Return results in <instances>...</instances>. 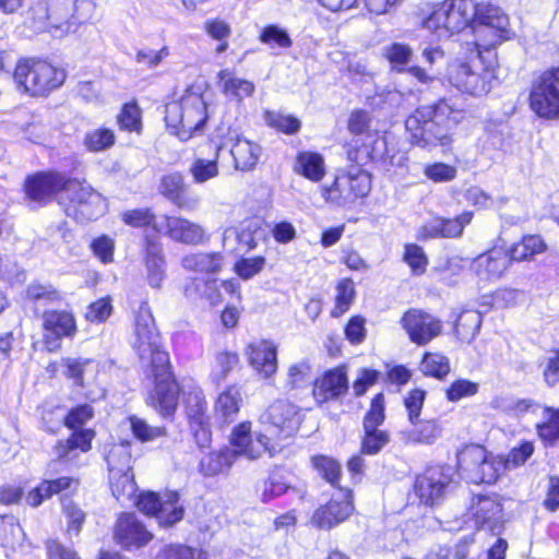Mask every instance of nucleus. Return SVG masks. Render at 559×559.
Instances as JSON below:
<instances>
[{
	"label": "nucleus",
	"instance_id": "5",
	"mask_svg": "<svg viewBox=\"0 0 559 559\" xmlns=\"http://www.w3.org/2000/svg\"><path fill=\"white\" fill-rule=\"evenodd\" d=\"M14 79L25 92L37 96L60 87L66 80V72L46 60L24 59L17 63Z\"/></svg>",
	"mask_w": 559,
	"mask_h": 559
},
{
	"label": "nucleus",
	"instance_id": "42",
	"mask_svg": "<svg viewBox=\"0 0 559 559\" xmlns=\"http://www.w3.org/2000/svg\"><path fill=\"white\" fill-rule=\"evenodd\" d=\"M547 246L539 235H526L521 241L514 243L509 252L512 261L521 262L533 259L546 250Z\"/></svg>",
	"mask_w": 559,
	"mask_h": 559
},
{
	"label": "nucleus",
	"instance_id": "30",
	"mask_svg": "<svg viewBox=\"0 0 559 559\" xmlns=\"http://www.w3.org/2000/svg\"><path fill=\"white\" fill-rule=\"evenodd\" d=\"M183 122L179 136L189 139L193 133L201 131L206 121V106L203 98L197 94L182 97Z\"/></svg>",
	"mask_w": 559,
	"mask_h": 559
},
{
	"label": "nucleus",
	"instance_id": "29",
	"mask_svg": "<svg viewBox=\"0 0 559 559\" xmlns=\"http://www.w3.org/2000/svg\"><path fill=\"white\" fill-rule=\"evenodd\" d=\"M159 192L183 210H194L199 204V198L189 193L188 186L179 173L165 175L160 180Z\"/></svg>",
	"mask_w": 559,
	"mask_h": 559
},
{
	"label": "nucleus",
	"instance_id": "3",
	"mask_svg": "<svg viewBox=\"0 0 559 559\" xmlns=\"http://www.w3.org/2000/svg\"><path fill=\"white\" fill-rule=\"evenodd\" d=\"M474 12L472 28L477 48L488 50L514 37L509 16L499 7L474 1Z\"/></svg>",
	"mask_w": 559,
	"mask_h": 559
},
{
	"label": "nucleus",
	"instance_id": "28",
	"mask_svg": "<svg viewBox=\"0 0 559 559\" xmlns=\"http://www.w3.org/2000/svg\"><path fill=\"white\" fill-rule=\"evenodd\" d=\"M144 264L150 286L159 288L165 278L166 260L163 243L156 235L145 237Z\"/></svg>",
	"mask_w": 559,
	"mask_h": 559
},
{
	"label": "nucleus",
	"instance_id": "57",
	"mask_svg": "<svg viewBox=\"0 0 559 559\" xmlns=\"http://www.w3.org/2000/svg\"><path fill=\"white\" fill-rule=\"evenodd\" d=\"M336 290L335 307L331 311V314L335 318L341 317L349 309L355 295L354 284L350 280L340 282Z\"/></svg>",
	"mask_w": 559,
	"mask_h": 559
},
{
	"label": "nucleus",
	"instance_id": "55",
	"mask_svg": "<svg viewBox=\"0 0 559 559\" xmlns=\"http://www.w3.org/2000/svg\"><path fill=\"white\" fill-rule=\"evenodd\" d=\"M361 452L369 455L379 453L390 441V435L379 428L364 429Z\"/></svg>",
	"mask_w": 559,
	"mask_h": 559
},
{
	"label": "nucleus",
	"instance_id": "10",
	"mask_svg": "<svg viewBox=\"0 0 559 559\" xmlns=\"http://www.w3.org/2000/svg\"><path fill=\"white\" fill-rule=\"evenodd\" d=\"M528 105L542 119H559V67L546 69L533 78Z\"/></svg>",
	"mask_w": 559,
	"mask_h": 559
},
{
	"label": "nucleus",
	"instance_id": "25",
	"mask_svg": "<svg viewBox=\"0 0 559 559\" xmlns=\"http://www.w3.org/2000/svg\"><path fill=\"white\" fill-rule=\"evenodd\" d=\"M347 391V373L343 367H337L325 371L316 380L312 393L316 401L322 404L342 397Z\"/></svg>",
	"mask_w": 559,
	"mask_h": 559
},
{
	"label": "nucleus",
	"instance_id": "34",
	"mask_svg": "<svg viewBox=\"0 0 559 559\" xmlns=\"http://www.w3.org/2000/svg\"><path fill=\"white\" fill-rule=\"evenodd\" d=\"M511 261L512 260L506 250L495 248L484 254H480L474 261V266L480 276L497 278L508 270Z\"/></svg>",
	"mask_w": 559,
	"mask_h": 559
},
{
	"label": "nucleus",
	"instance_id": "58",
	"mask_svg": "<svg viewBox=\"0 0 559 559\" xmlns=\"http://www.w3.org/2000/svg\"><path fill=\"white\" fill-rule=\"evenodd\" d=\"M122 221L132 227L152 226L155 231H160L155 215L150 209H135L122 213Z\"/></svg>",
	"mask_w": 559,
	"mask_h": 559
},
{
	"label": "nucleus",
	"instance_id": "4",
	"mask_svg": "<svg viewBox=\"0 0 559 559\" xmlns=\"http://www.w3.org/2000/svg\"><path fill=\"white\" fill-rule=\"evenodd\" d=\"M473 19L474 0H444L423 21V27L442 39L472 27Z\"/></svg>",
	"mask_w": 559,
	"mask_h": 559
},
{
	"label": "nucleus",
	"instance_id": "8",
	"mask_svg": "<svg viewBox=\"0 0 559 559\" xmlns=\"http://www.w3.org/2000/svg\"><path fill=\"white\" fill-rule=\"evenodd\" d=\"M370 189V176L357 167L340 170L331 185L320 187L325 202L338 207L353 205L358 199L365 198Z\"/></svg>",
	"mask_w": 559,
	"mask_h": 559
},
{
	"label": "nucleus",
	"instance_id": "36",
	"mask_svg": "<svg viewBox=\"0 0 559 559\" xmlns=\"http://www.w3.org/2000/svg\"><path fill=\"white\" fill-rule=\"evenodd\" d=\"M294 171L312 182H319L326 173L324 158L316 152H300L296 156Z\"/></svg>",
	"mask_w": 559,
	"mask_h": 559
},
{
	"label": "nucleus",
	"instance_id": "1",
	"mask_svg": "<svg viewBox=\"0 0 559 559\" xmlns=\"http://www.w3.org/2000/svg\"><path fill=\"white\" fill-rule=\"evenodd\" d=\"M260 423L263 431L257 433L255 438L251 433L250 421L237 425L231 432V442L249 460L259 459L265 453L274 456L280 452L281 442L290 438L299 427L298 407L286 400L275 401L261 415Z\"/></svg>",
	"mask_w": 559,
	"mask_h": 559
},
{
	"label": "nucleus",
	"instance_id": "35",
	"mask_svg": "<svg viewBox=\"0 0 559 559\" xmlns=\"http://www.w3.org/2000/svg\"><path fill=\"white\" fill-rule=\"evenodd\" d=\"M230 154L234 158L235 168L238 170H251L258 163L261 155V147L240 135L233 140Z\"/></svg>",
	"mask_w": 559,
	"mask_h": 559
},
{
	"label": "nucleus",
	"instance_id": "54",
	"mask_svg": "<svg viewBox=\"0 0 559 559\" xmlns=\"http://www.w3.org/2000/svg\"><path fill=\"white\" fill-rule=\"evenodd\" d=\"M259 40L271 48H289L293 40L289 34L277 25H267L260 33Z\"/></svg>",
	"mask_w": 559,
	"mask_h": 559
},
{
	"label": "nucleus",
	"instance_id": "39",
	"mask_svg": "<svg viewBox=\"0 0 559 559\" xmlns=\"http://www.w3.org/2000/svg\"><path fill=\"white\" fill-rule=\"evenodd\" d=\"M108 478L111 493L121 504L134 501L138 486L133 473L108 474Z\"/></svg>",
	"mask_w": 559,
	"mask_h": 559
},
{
	"label": "nucleus",
	"instance_id": "16",
	"mask_svg": "<svg viewBox=\"0 0 559 559\" xmlns=\"http://www.w3.org/2000/svg\"><path fill=\"white\" fill-rule=\"evenodd\" d=\"M151 369L155 379V388L150 395L151 405L163 416L171 415L178 404V384L169 370V362Z\"/></svg>",
	"mask_w": 559,
	"mask_h": 559
},
{
	"label": "nucleus",
	"instance_id": "32",
	"mask_svg": "<svg viewBox=\"0 0 559 559\" xmlns=\"http://www.w3.org/2000/svg\"><path fill=\"white\" fill-rule=\"evenodd\" d=\"M412 427L401 431V440L405 444H433L442 435V426L438 419L416 420Z\"/></svg>",
	"mask_w": 559,
	"mask_h": 559
},
{
	"label": "nucleus",
	"instance_id": "56",
	"mask_svg": "<svg viewBox=\"0 0 559 559\" xmlns=\"http://www.w3.org/2000/svg\"><path fill=\"white\" fill-rule=\"evenodd\" d=\"M114 143V132L106 128L92 130L84 136V145L91 152L105 151L111 147Z\"/></svg>",
	"mask_w": 559,
	"mask_h": 559
},
{
	"label": "nucleus",
	"instance_id": "31",
	"mask_svg": "<svg viewBox=\"0 0 559 559\" xmlns=\"http://www.w3.org/2000/svg\"><path fill=\"white\" fill-rule=\"evenodd\" d=\"M247 355L250 365L264 378H269L276 372V346L272 342L260 340L250 344Z\"/></svg>",
	"mask_w": 559,
	"mask_h": 559
},
{
	"label": "nucleus",
	"instance_id": "49",
	"mask_svg": "<svg viewBox=\"0 0 559 559\" xmlns=\"http://www.w3.org/2000/svg\"><path fill=\"white\" fill-rule=\"evenodd\" d=\"M289 489H292L294 491H298L300 498L304 497L305 489L296 490L295 487H293L290 485V483L286 481L284 475H282L280 473H273L270 475L269 479L264 483V488L261 493V497L264 502H267L271 499L285 493Z\"/></svg>",
	"mask_w": 559,
	"mask_h": 559
},
{
	"label": "nucleus",
	"instance_id": "2",
	"mask_svg": "<svg viewBox=\"0 0 559 559\" xmlns=\"http://www.w3.org/2000/svg\"><path fill=\"white\" fill-rule=\"evenodd\" d=\"M465 117L463 108L452 99L442 98L438 103L420 106L405 121L411 142L423 148L438 145L445 146L451 142V130Z\"/></svg>",
	"mask_w": 559,
	"mask_h": 559
},
{
	"label": "nucleus",
	"instance_id": "15",
	"mask_svg": "<svg viewBox=\"0 0 559 559\" xmlns=\"http://www.w3.org/2000/svg\"><path fill=\"white\" fill-rule=\"evenodd\" d=\"M401 324L409 340L419 345H426L442 332L439 318L420 309H409L401 318Z\"/></svg>",
	"mask_w": 559,
	"mask_h": 559
},
{
	"label": "nucleus",
	"instance_id": "47",
	"mask_svg": "<svg viewBox=\"0 0 559 559\" xmlns=\"http://www.w3.org/2000/svg\"><path fill=\"white\" fill-rule=\"evenodd\" d=\"M26 297L31 301L43 305H55L62 301L61 294L49 284L32 283L26 288Z\"/></svg>",
	"mask_w": 559,
	"mask_h": 559
},
{
	"label": "nucleus",
	"instance_id": "12",
	"mask_svg": "<svg viewBox=\"0 0 559 559\" xmlns=\"http://www.w3.org/2000/svg\"><path fill=\"white\" fill-rule=\"evenodd\" d=\"M139 510L146 515L154 516L163 527H170L182 520L185 509L179 502V495L176 491H168L164 495L144 492L134 501Z\"/></svg>",
	"mask_w": 559,
	"mask_h": 559
},
{
	"label": "nucleus",
	"instance_id": "64",
	"mask_svg": "<svg viewBox=\"0 0 559 559\" xmlns=\"http://www.w3.org/2000/svg\"><path fill=\"white\" fill-rule=\"evenodd\" d=\"M238 355L231 352H221L215 356V366L213 368V377L217 381L226 378L227 373L238 364Z\"/></svg>",
	"mask_w": 559,
	"mask_h": 559
},
{
	"label": "nucleus",
	"instance_id": "61",
	"mask_svg": "<svg viewBox=\"0 0 559 559\" xmlns=\"http://www.w3.org/2000/svg\"><path fill=\"white\" fill-rule=\"evenodd\" d=\"M265 266V258L257 255L252 258H241L234 265L236 274L247 281L259 274Z\"/></svg>",
	"mask_w": 559,
	"mask_h": 559
},
{
	"label": "nucleus",
	"instance_id": "17",
	"mask_svg": "<svg viewBox=\"0 0 559 559\" xmlns=\"http://www.w3.org/2000/svg\"><path fill=\"white\" fill-rule=\"evenodd\" d=\"M262 238L263 230L259 222L247 219L224 230L223 247L230 253L243 254L254 249Z\"/></svg>",
	"mask_w": 559,
	"mask_h": 559
},
{
	"label": "nucleus",
	"instance_id": "27",
	"mask_svg": "<svg viewBox=\"0 0 559 559\" xmlns=\"http://www.w3.org/2000/svg\"><path fill=\"white\" fill-rule=\"evenodd\" d=\"M186 409L197 443L206 447L211 441V430L204 397L199 393L190 394Z\"/></svg>",
	"mask_w": 559,
	"mask_h": 559
},
{
	"label": "nucleus",
	"instance_id": "44",
	"mask_svg": "<svg viewBox=\"0 0 559 559\" xmlns=\"http://www.w3.org/2000/svg\"><path fill=\"white\" fill-rule=\"evenodd\" d=\"M155 559H209L207 552L199 547L181 543L164 545L157 551Z\"/></svg>",
	"mask_w": 559,
	"mask_h": 559
},
{
	"label": "nucleus",
	"instance_id": "40",
	"mask_svg": "<svg viewBox=\"0 0 559 559\" xmlns=\"http://www.w3.org/2000/svg\"><path fill=\"white\" fill-rule=\"evenodd\" d=\"M106 461L108 474L132 473L131 442L122 441L114 444L106 456Z\"/></svg>",
	"mask_w": 559,
	"mask_h": 559
},
{
	"label": "nucleus",
	"instance_id": "21",
	"mask_svg": "<svg viewBox=\"0 0 559 559\" xmlns=\"http://www.w3.org/2000/svg\"><path fill=\"white\" fill-rule=\"evenodd\" d=\"M58 457L56 456L55 460H52L47 467L46 476L48 478L44 479L37 487L32 489L27 496H26V502L31 507H38L43 503L45 499L51 498L53 495H58L62 491H66L70 489L73 485L78 484V480L73 477L62 476L57 477L55 476L59 472V467L72 463L73 461H61L59 464L55 465L52 467V474L50 473V464L55 461H57Z\"/></svg>",
	"mask_w": 559,
	"mask_h": 559
},
{
	"label": "nucleus",
	"instance_id": "53",
	"mask_svg": "<svg viewBox=\"0 0 559 559\" xmlns=\"http://www.w3.org/2000/svg\"><path fill=\"white\" fill-rule=\"evenodd\" d=\"M221 147L216 148L215 159L197 158L191 167L190 173L194 182L203 183L218 175L217 156Z\"/></svg>",
	"mask_w": 559,
	"mask_h": 559
},
{
	"label": "nucleus",
	"instance_id": "60",
	"mask_svg": "<svg viewBox=\"0 0 559 559\" xmlns=\"http://www.w3.org/2000/svg\"><path fill=\"white\" fill-rule=\"evenodd\" d=\"M403 259L414 274L420 275L425 273L428 265V258L420 246L415 243L405 245Z\"/></svg>",
	"mask_w": 559,
	"mask_h": 559
},
{
	"label": "nucleus",
	"instance_id": "38",
	"mask_svg": "<svg viewBox=\"0 0 559 559\" xmlns=\"http://www.w3.org/2000/svg\"><path fill=\"white\" fill-rule=\"evenodd\" d=\"M223 257L218 252H193L181 259V266L187 271L217 273L222 269Z\"/></svg>",
	"mask_w": 559,
	"mask_h": 559
},
{
	"label": "nucleus",
	"instance_id": "41",
	"mask_svg": "<svg viewBox=\"0 0 559 559\" xmlns=\"http://www.w3.org/2000/svg\"><path fill=\"white\" fill-rule=\"evenodd\" d=\"M218 79L223 83L224 93L238 102L251 96L254 92V84L252 82L236 78L227 69L219 71Z\"/></svg>",
	"mask_w": 559,
	"mask_h": 559
},
{
	"label": "nucleus",
	"instance_id": "45",
	"mask_svg": "<svg viewBox=\"0 0 559 559\" xmlns=\"http://www.w3.org/2000/svg\"><path fill=\"white\" fill-rule=\"evenodd\" d=\"M481 325V316L478 311H463L455 322V333L465 343H471L477 335Z\"/></svg>",
	"mask_w": 559,
	"mask_h": 559
},
{
	"label": "nucleus",
	"instance_id": "6",
	"mask_svg": "<svg viewBox=\"0 0 559 559\" xmlns=\"http://www.w3.org/2000/svg\"><path fill=\"white\" fill-rule=\"evenodd\" d=\"M59 204L67 216L82 224L97 219L107 210L106 201L100 193L75 179L68 182L67 193L59 197Z\"/></svg>",
	"mask_w": 559,
	"mask_h": 559
},
{
	"label": "nucleus",
	"instance_id": "46",
	"mask_svg": "<svg viewBox=\"0 0 559 559\" xmlns=\"http://www.w3.org/2000/svg\"><path fill=\"white\" fill-rule=\"evenodd\" d=\"M313 468L333 487L340 490L338 481L342 474L340 463L326 455H316L311 459Z\"/></svg>",
	"mask_w": 559,
	"mask_h": 559
},
{
	"label": "nucleus",
	"instance_id": "43",
	"mask_svg": "<svg viewBox=\"0 0 559 559\" xmlns=\"http://www.w3.org/2000/svg\"><path fill=\"white\" fill-rule=\"evenodd\" d=\"M25 540V533L17 519L13 515L0 516V545L5 548L16 549Z\"/></svg>",
	"mask_w": 559,
	"mask_h": 559
},
{
	"label": "nucleus",
	"instance_id": "52",
	"mask_svg": "<svg viewBox=\"0 0 559 559\" xmlns=\"http://www.w3.org/2000/svg\"><path fill=\"white\" fill-rule=\"evenodd\" d=\"M264 120L267 126L287 134L297 133L300 129V121L296 117L278 111L266 110Z\"/></svg>",
	"mask_w": 559,
	"mask_h": 559
},
{
	"label": "nucleus",
	"instance_id": "9",
	"mask_svg": "<svg viewBox=\"0 0 559 559\" xmlns=\"http://www.w3.org/2000/svg\"><path fill=\"white\" fill-rule=\"evenodd\" d=\"M449 81L459 91L481 96L487 94L496 79L492 66H485L480 51L469 62L455 61L449 67Z\"/></svg>",
	"mask_w": 559,
	"mask_h": 559
},
{
	"label": "nucleus",
	"instance_id": "22",
	"mask_svg": "<svg viewBox=\"0 0 559 559\" xmlns=\"http://www.w3.org/2000/svg\"><path fill=\"white\" fill-rule=\"evenodd\" d=\"M115 539L124 549H138L147 545L153 535L132 513L119 516L115 526Z\"/></svg>",
	"mask_w": 559,
	"mask_h": 559
},
{
	"label": "nucleus",
	"instance_id": "14",
	"mask_svg": "<svg viewBox=\"0 0 559 559\" xmlns=\"http://www.w3.org/2000/svg\"><path fill=\"white\" fill-rule=\"evenodd\" d=\"M76 333V322L72 312L47 310L43 313V342L49 352L61 347L62 338H72Z\"/></svg>",
	"mask_w": 559,
	"mask_h": 559
},
{
	"label": "nucleus",
	"instance_id": "18",
	"mask_svg": "<svg viewBox=\"0 0 559 559\" xmlns=\"http://www.w3.org/2000/svg\"><path fill=\"white\" fill-rule=\"evenodd\" d=\"M352 491L347 488H340L337 496H334L329 503L316 510L311 523L321 530H331L345 521L353 512Z\"/></svg>",
	"mask_w": 559,
	"mask_h": 559
},
{
	"label": "nucleus",
	"instance_id": "7",
	"mask_svg": "<svg viewBox=\"0 0 559 559\" xmlns=\"http://www.w3.org/2000/svg\"><path fill=\"white\" fill-rule=\"evenodd\" d=\"M93 417V408L87 405H80L73 408L64 419L66 426L73 430L71 437L60 440L53 448V453L58 460L50 464V473L52 467L61 461H74L80 453L90 451L91 443L94 438V431L83 429V425Z\"/></svg>",
	"mask_w": 559,
	"mask_h": 559
},
{
	"label": "nucleus",
	"instance_id": "11",
	"mask_svg": "<svg viewBox=\"0 0 559 559\" xmlns=\"http://www.w3.org/2000/svg\"><path fill=\"white\" fill-rule=\"evenodd\" d=\"M134 347L142 360H150L151 368L163 367L169 362L168 353L163 348L154 318L145 306H142L136 314Z\"/></svg>",
	"mask_w": 559,
	"mask_h": 559
},
{
	"label": "nucleus",
	"instance_id": "63",
	"mask_svg": "<svg viewBox=\"0 0 559 559\" xmlns=\"http://www.w3.org/2000/svg\"><path fill=\"white\" fill-rule=\"evenodd\" d=\"M478 392V383L467 379H459L445 390V396L450 402H459L464 397L474 396Z\"/></svg>",
	"mask_w": 559,
	"mask_h": 559
},
{
	"label": "nucleus",
	"instance_id": "59",
	"mask_svg": "<svg viewBox=\"0 0 559 559\" xmlns=\"http://www.w3.org/2000/svg\"><path fill=\"white\" fill-rule=\"evenodd\" d=\"M413 55L412 48L402 43H393L384 48V56L394 69L402 71L409 62Z\"/></svg>",
	"mask_w": 559,
	"mask_h": 559
},
{
	"label": "nucleus",
	"instance_id": "37",
	"mask_svg": "<svg viewBox=\"0 0 559 559\" xmlns=\"http://www.w3.org/2000/svg\"><path fill=\"white\" fill-rule=\"evenodd\" d=\"M242 402L241 393L238 388L229 386L223 391L215 403V416L223 424L231 423L235 420L239 413Z\"/></svg>",
	"mask_w": 559,
	"mask_h": 559
},
{
	"label": "nucleus",
	"instance_id": "50",
	"mask_svg": "<svg viewBox=\"0 0 559 559\" xmlns=\"http://www.w3.org/2000/svg\"><path fill=\"white\" fill-rule=\"evenodd\" d=\"M421 370L425 374L442 379L450 372L449 358L440 353H427L421 360Z\"/></svg>",
	"mask_w": 559,
	"mask_h": 559
},
{
	"label": "nucleus",
	"instance_id": "48",
	"mask_svg": "<svg viewBox=\"0 0 559 559\" xmlns=\"http://www.w3.org/2000/svg\"><path fill=\"white\" fill-rule=\"evenodd\" d=\"M543 414L545 421L537 425V433L543 441L554 443L559 440V409L544 407Z\"/></svg>",
	"mask_w": 559,
	"mask_h": 559
},
{
	"label": "nucleus",
	"instance_id": "13",
	"mask_svg": "<svg viewBox=\"0 0 559 559\" xmlns=\"http://www.w3.org/2000/svg\"><path fill=\"white\" fill-rule=\"evenodd\" d=\"M459 469L474 483H495L504 463L489 455L480 445H468L457 454Z\"/></svg>",
	"mask_w": 559,
	"mask_h": 559
},
{
	"label": "nucleus",
	"instance_id": "23",
	"mask_svg": "<svg viewBox=\"0 0 559 559\" xmlns=\"http://www.w3.org/2000/svg\"><path fill=\"white\" fill-rule=\"evenodd\" d=\"M163 218L166 228L165 235L174 241L189 246H198L209 239L204 227L195 222L181 216L166 215Z\"/></svg>",
	"mask_w": 559,
	"mask_h": 559
},
{
	"label": "nucleus",
	"instance_id": "62",
	"mask_svg": "<svg viewBox=\"0 0 559 559\" xmlns=\"http://www.w3.org/2000/svg\"><path fill=\"white\" fill-rule=\"evenodd\" d=\"M385 419L384 396L378 393L371 401V405L364 418V429L378 428Z\"/></svg>",
	"mask_w": 559,
	"mask_h": 559
},
{
	"label": "nucleus",
	"instance_id": "20",
	"mask_svg": "<svg viewBox=\"0 0 559 559\" xmlns=\"http://www.w3.org/2000/svg\"><path fill=\"white\" fill-rule=\"evenodd\" d=\"M450 483L451 477L445 473V468L433 466L417 477L415 491L423 503L433 506L443 498Z\"/></svg>",
	"mask_w": 559,
	"mask_h": 559
},
{
	"label": "nucleus",
	"instance_id": "33",
	"mask_svg": "<svg viewBox=\"0 0 559 559\" xmlns=\"http://www.w3.org/2000/svg\"><path fill=\"white\" fill-rule=\"evenodd\" d=\"M233 448H224L217 452H210L200 461V469L204 476H215L228 469L236 459L240 455L245 456L231 441Z\"/></svg>",
	"mask_w": 559,
	"mask_h": 559
},
{
	"label": "nucleus",
	"instance_id": "24",
	"mask_svg": "<svg viewBox=\"0 0 559 559\" xmlns=\"http://www.w3.org/2000/svg\"><path fill=\"white\" fill-rule=\"evenodd\" d=\"M469 512L478 530H488L493 534L501 527V504L496 498L477 496L472 499Z\"/></svg>",
	"mask_w": 559,
	"mask_h": 559
},
{
	"label": "nucleus",
	"instance_id": "26",
	"mask_svg": "<svg viewBox=\"0 0 559 559\" xmlns=\"http://www.w3.org/2000/svg\"><path fill=\"white\" fill-rule=\"evenodd\" d=\"M386 150V141L378 133H366L348 144L347 157L357 165L382 158Z\"/></svg>",
	"mask_w": 559,
	"mask_h": 559
},
{
	"label": "nucleus",
	"instance_id": "51",
	"mask_svg": "<svg viewBox=\"0 0 559 559\" xmlns=\"http://www.w3.org/2000/svg\"><path fill=\"white\" fill-rule=\"evenodd\" d=\"M129 421L132 435L141 442L154 441L166 435L165 428L150 426L145 420L136 416H130Z\"/></svg>",
	"mask_w": 559,
	"mask_h": 559
},
{
	"label": "nucleus",
	"instance_id": "19",
	"mask_svg": "<svg viewBox=\"0 0 559 559\" xmlns=\"http://www.w3.org/2000/svg\"><path fill=\"white\" fill-rule=\"evenodd\" d=\"M70 180L58 173H40L26 180V194L32 201L44 203L57 193H60V197L66 195Z\"/></svg>",
	"mask_w": 559,
	"mask_h": 559
}]
</instances>
